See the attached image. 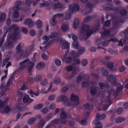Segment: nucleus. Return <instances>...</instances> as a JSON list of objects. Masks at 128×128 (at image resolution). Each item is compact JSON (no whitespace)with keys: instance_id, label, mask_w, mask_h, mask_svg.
Returning a JSON list of instances; mask_svg holds the SVG:
<instances>
[{"instance_id":"obj_10","label":"nucleus","mask_w":128,"mask_h":128,"mask_svg":"<svg viewBox=\"0 0 128 128\" xmlns=\"http://www.w3.org/2000/svg\"><path fill=\"white\" fill-rule=\"evenodd\" d=\"M54 8L56 9H61L62 10H64V9L65 8L60 3L58 2L57 3L55 4L54 5Z\"/></svg>"},{"instance_id":"obj_21","label":"nucleus","mask_w":128,"mask_h":128,"mask_svg":"<svg viewBox=\"0 0 128 128\" xmlns=\"http://www.w3.org/2000/svg\"><path fill=\"white\" fill-rule=\"evenodd\" d=\"M34 65V64L32 63L30 60L28 64L27 65V66H28L30 65L31 66L29 67L28 69V71L29 72H31L33 68V67Z\"/></svg>"},{"instance_id":"obj_57","label":"nucleus","mask_w":128,"mask_h":128,"mask_svg":"<svg viewBox=\"0 0 128 128\" xmlns=\"http://www.w3.org/2000/svg\"><path fill=\"white\" fill-rule=\"evenodd\" d=\"M104 106H103L102 107H101L102 108L101 109H98V110H106L107 109L109 106H107L106 105L104 104H103Z\"/></svg>"},{"instance_id":"obj_23","label":"nucleus","mask_w":128,"mask_h":128,"mask_svg":"<svg viewBox=\"0 0 128 128\" xmlns=\"http://www.w3.org/2000/svg\"><path fill=\"white\" fill-rule=\"evenodd\" d=\"M36 26L37 28L39 29L41 28L42 26V21L40 20H38L36 22Z\"/></svg>"},{"instance_id":"obj_11","label":"nucleus","mask_w":128,"mask_h":128,"mask_svg":"<svg viewBox=\"0 0 128 128\" xmlns=\"http://www.w3.org/2000/svg\"><path fill=\"white\" fill-rule=\"evenodd\" d=\"M107 65L109 68H111L110 70L112 72H116L118 70V69L116 68L112 69L113 66V63L112 62H108L107 63Z\"/></svg>"},{"instance_id":"obj_61","label":"nucleus","mask_w":128,"mask_h":128,"mask_svg":"<svg viewBox=\"0 0 128 128\" xmlns=\"http://www.w3.org/2000/svg\"><path fill=\"white\" fill-rule=\"evenodd\" d=\"M120 13L122 16H124L126 14L127 12L126 10L124 9L121 10Z\"/></svg>"},{"instance_id":"obj_14","label":"nucleus","mask_w":128,"mask_h":128,"mask_svg":"<svg viewBox=\"0 0 128 128\" xmlns=\"http://www.w3.org/2000/svg\"><path fill=\"white\" fill-rule=\"evenodd\" d=\"M93 122L94 124L96 126L94 128H102L103 125L101 122H96V121H94Z\"/></svg>"},{"instance_id":"obj_19","label":"nucleus","mask_w":128,"mask_h":128,"mask_svg":"<svg viewBox=\"0 0 128 128\" xmlns=\"http://www.w3.org/2000/svg\"><path fill=\"white\" fill-rule=\"evenodd\" d=\"M84 106L86 110H92L93 108L94 105L92 104L87 103L84 105Z\"/></svg>"},{"instance_id":"obj_42","label":"nucleus","mask_w":128,"mask_h":128,"mask_svg":"<svg viewBox=\"0 0 128 128\" xmlns=\"http://www.w3.org/2000/svg\"><path fill=\"white\" fill-rule=\"evenodd\" d=\"M6 15L4 14H2L0 16V21L3 22L6 19Z\"/></svg>"},{"instance_id":"obj_49","label":"nucleus","mask_w":128,"mask_h":128,"mask_svg":"<svg viewBox=\"0 0 128 128\" xmlns=\"http://www.w3.org/2000/svg\"><path fill=\"white\" fill-rule=\"evenodd\" d=\"M109 42V40H106L102 43V44L104 46H106L108 44Z\"/></svg>"},{"instance_id":"obj_33","label":"nucleus","mask_w":128,"mask_h":128,"mask_svg":"<svg viewBox=\"0 0 128 128\" xmlns=\"http://www.w3.org/2000/svg\"><path fill=\"white\" fill-rule=\"evenodd\" d=\"M72 14L70 13V12H66L65 16L64 18L66 20H70L71 17V14Z\"/></svg>"},{"instance_id":"obj_26","label":"nucleus","mask_w":128,"mask_h":128,"mask_svg":"<svg viewBox=\"0 0 128 128\" xmlns=\"http://www.w3.org/2000/svg\"><path fill=\"white\" fill-rule=\"evenodd\" d=\"M69 46V44L67 42L62 43L61 45V47L62 49L67 48Z\"/></svg>"},{"instance_id":"obj_18","label":"nucleus","mask_w":128,"mask_h":128,"mask_svg":"<svg viewBox=\"0 0 128 128\" xmlns=\"http://www.w3.org/2000/svg\"><path fill=\"white\" fill-rule=\"evenodd\" d=\"M8 100V98H6L5 100L4 98L3 100L0 99V107L1 108H3L4 106L5 103Z\"/></svg>"},{"instance_id":"obj_15","label":"nucleus","mask_w":128,"mask_h":128,"mask_svg":"<svg viewBox=\"0 0 128 128\" xmlns=\"http://www.w3.org/2000/svg\"><path fill=\"white\" fill-rule=\"evenodd\" d=\"M50 38H59L60 35L58 32H51L50 35Z\"/></svg>"},{"instance_id":"obj_27","label":"nucleus","mask_w":128,"mask_h":128,"mask_svg":"<svg viewBox=\"0 0 128 128\" xmlns=\"http://www.w3.org/2000/svg\"><path fill=\"white\" fill-rule=\"evenodd\" d=\"M36 120V119L35 118L32 117L30 118L28 121V124H34Z\"/></svg>"},{"instance_id":"obj_41","label":"nucleus","mask_w":128,"mask_h":128,"mask_svg":"<svg viewBox=\"0 0 128 128\" xmlns=\"http://www.w3.org/2000/svg\"><path fill=\"white\" fill-rule=\"evenodd\" d=\"M56 18L54 16L52 20L50 21V24L53 26H54L56 24Z\"/></svg>"},{"instance_id":"obj_7","label":"nucleus","mask_w":128,"mask_h":128,"mask_svg":"<svg viewBox=\"0 0 128 128\" xmlns=\"http://www.w3.org/2000/svg\"><path fill=\"white\" fill-rule=\"evenodd\" d=\"M106 117V115L104 114H102L101 115L99 113L97 114L96 115V120L94 121L99 122V120L104 119Z\"/></svg>"},{"instance_id":"obj_28","label":"nucleus","mask_w":128,"mask_h":128,"mask_svg":"<svg viewBox=\"0 0 128 128\" xmlns=\"http://www.w3.org/2000/svg\"><path fill=\"white\" fill-rule=\"evenodd\" d=\"M102 75L104 76H107L108 73L107 70L105 68H102Z\"/></svg>"},{"instance_id":"obj_38","label":"nucleus","mask_w":128,"mask_h":128,"mask_svg":"<svg viewBox=\"0 0 128 128\" xmlns=\"http://www.w3.org/2000/svg\"><path fill=\"white\" fill-rule=\"evenodd\" d=\"M45 123V122L42 119L41 120L39 124H38V126L39 128L42 127L44 125Z\"/></svg>"},{"instance_id":"obj_16","label":"nucleus","mask_w":128,"mask_h":128,"mask_svg":"<svg viewBox=\"0 0 128 128\" xmlns=\"http://www.w3.org/2000/svg\"><path fill=\"white\" fill-rule=\"evenodd\" d=\"M22 42H20L17 46L16 49V52L18 54H20L23 51V50L21 48Z\"/></svg>"},{"instance_id":"obj_43","label":"nucleus","mask_w":128,"mask_h":128,"mask_svg":"<svg viewBox=\"0 0 128 128\" xmlns=\"http://www.w3.org/2000/svg\"><path fill=\"white\" fill-rule=\"evenodd\" d=\"M14 77H13V76H12L8 79L6 84V86L8 87L9 86L10 84L13 80Z\"/></svg>"},{"instance_id":"obj_36","label":"nucleus","mask_w":128,"mask_h":128,"mask_svg":"<svg viewBox=\"0 0 128 128\" xmlns=\"http://www.w3.org/2000/svg\"><path fill=\"white\" fill-rule=\"evenodd\" d=\"M61 80L59 77H57L54 80L53 82L54 84H58L61 82Z\"/></svg>"},{"instance_id":"obj_46","label":"nucleus","mask_w":128,"mask_h":128,"mask_svg":"<svg viewBox=\"0 0 128 128\" xmlns=\"http://www.w3.org/2000/svg\"><path fill=\"white\" fill-rule=\"evenodd\" d=\"M32 0H26L25 1V4L26 6H30L32 4Z\"/></svg>"},{"instance_id":"obj_59","label":"nucleus","mask_w":128,"mask_h":128,"mask_svg":"<svg viewBox=\"0 0 128 128\" xmlns=\"http://www.w3.org/2000/svg\"><path fill=\"white\" fill-rule=\"evenodd\" d=\"M55 63L58 66H60L61 64V62L60 60L58 59L55 60Z\"/></svg>"},{"instance_id":"obj_3","label":"nucleus","mask_w":128,"mask_h":128,"mask_svg":"<svg viewBox=\"0 0 128 128\" xmlns=\"http://www.w3.org/2000/svg\"><path fill=\"white\" fill-rule=\"evenodd\" d=\"M69 12L70 14H73L74 12L77 11L79 10L78 5V4H74L72 6L71 4L68 5Z\"/></svg>"},{"instance_id":"obj_31","label":"nucleus","mask_w":128,"mask_h":128,"mask_svg":"<svg viewBox=\"0 0 128 128\" xmlns=\"http://www.w3.org/2000/svg\"><path fill=\"white\" fill-rule=\"evenodd\" d=\"M53 86V84L52 83H50V87L48 90V91L47 92H45L44 90H45V88H44L43 90H42L41 92L42 94H46V93L48 92L52 88Z\"/></svg>"},{"instance_id":"obj_44","label":"nucleus","mask_w":128,"mask_h":128,"mask_svg":"<svg viewBox=\"0 0 128 128\" xmlns=\"http://www.w3.org/2000/svg\"><path fill=\"white\" fill-rule=\"evenodd\" d=\"M88 63V61L86 59H83L82 61V66H86Z\"/></svg>"},{"instance_id":"obj_6","label":"nucleus","mask_w":128,"mask_h":128,"mask_svg":"<svg viewBox=\"0 0 128 128\" xmlns=\"http://www.w3.org/2000/svg\"><path fill=\"white\" fill-rule=\"evenodd\" d=\"M72 96L71 99V100L74 102V105H76L79 104V99L78 97L77 96H75V95L74 94H72Z\"/></svg>"},{"instance_id":"obj_30","label":"nucleus","mask_w":128,"mask_h":128,"mask_svg":"<svg viewBox=\"0 0 128 128\" xmlns=\"http://www.w3.org/2000/svg\"><path fill=\"white\" fill-rule=\"evenodd\" d=\"M43 104L41 103L35 106L34 107V108L35 110H39L41 108L43 107Z\"/></svg>"},{"instance_id":"obj_24","label":"nucleus","mask_w":128,"mask_h":128,"mask_svg":"<svg viewBox=\"0 0 128 128\" xmlns=\"http://www.w3.org/2000/svg\"><path fill=\"white\" fill-rule=\"evenodd\" d=\"M112 103V102L110 98L108 99V100H107L104 101L102 102V104H106V105L108 106H110Z\"/></svg>"},{"instance_id":"obj_13","label":"nucleus","mask_w":128,"mask_h":128,"mask_svg":"<svg viewBox=\"0 0 128 128\" xmlns=\"http://www.w3.org/2000/svg\"><path fill=\"white\" fill-rule=\"evenodd\" d=\"M45 66V64L44 63L40 62L38 64L36 67V68L39 70L43 69Z\"/></svg>"},{"instance_id":"obj_5","label":"nucleus","mask_w":128,"mask_h":128,"mask_svg":"<svg viewBox=\"0 0 128 128\" xmlns=\"http://www.w3.org/2000/svg\"><path fill=\"white\" fill-rule=\"evenodd\" d=\"M30 60L28 59H27L24 60L22 62H21L19 64V68L22 69L24 68L25 67L27 66Z\"/></svg>"},{"instance_id":"obj_1","label":"nucleus","mask_w":128,"mask_h":128,"mask_svg":"<svg viewBox=\"0 0 128 128\" xmlns=\"http://www.w3.org/2000/svg\"><path fill=\"white\" fill-rule=\"evenodd\" d=\"M90 29V26L86 24H83L80 28V36L84 38V40L87 39L92 33V31Z\"/></svg>"},{"instance_id":"obj_54","label":"nucleus","mask_w":128,"mask_h":128,"mask_svg":"<svg viewBox=\"0 0 128 128\" xmlns=\"http://www.w3.org/2000/svg\"><path fill=\"white\" fill-rule=\"evenodd\" d=\"M29 34L31 36H34L36 34V32L35 30L33 29L31 30Z\"/></svg>"},{"instance_id":"obj_34","label":"nucleus","mask_w":128,"mask_h":128,"mask_svg":"<svg viewBox=\"0 0 128 128\" xmlns=\"http://www.w3.org/2000/svg\"><path fill=\"white\" fill-rule=\"evenodd\" d=\"M49 110V108L48 106H46L42 110V112L44 114H46Z\"/></svg>"},{"instance_id":"obj_32","label":"nucleus","mask_w":128,"mask_h":128,"mask_svg":"<svg viewBox=\"0 0 128 128\" xmlns=\"http://www.w3.org/2000/svg\"><path fill=\"white\" fill-rule=\"evenodd\" d=\"M17 34H15L14 33H12L10 35L9 37L12 40H14L17 38Z\"/></svg>"},{"instance_id":"obj_25","label":"nucleus","mask_w":128,"mask_h":128,"mask_svg":"<svg viewBox=\"0 0 128 128\" xmlns=\"http://www.w3.org/2000/svg\"><path fill=\"white\" fill-rule=\"evenodd\" d=\"M68 30V26L66 24H63L61 27V30L63 32H67Z\"/></svg>"},{"instance_id":"obj_17","label":"nucleus","mask_w":128,"mask_h":128,"mask_svg":"<svg viewBox=\"0 0 128 128\" xmlns=\"http://www.w3.org/2000/svg\"><path fill=\"white\" fill-rule=\"evenodd\" d=\"M126 120V118L122 117H118L116 118L115 121L117 123H121L124 122Z\"/></svg>"},{"instance_id":"obj_4","label":"nucleus","mask_w":128,"mask_h":128,"mask_svg":"<svg viewBox=\"0 0 128 128\" xmlns=\"http://www.w3.org/2000/svg\"><path fill=\"white\" fill-rule=\"evenodd\" d=\"M71 36L74 41V42L72 44V45L74 48H77L78 47L79 44L77 40L78 38L73 33H71Z\"/></svg>"},{"instance_id":"obj_40","label":"nucleus","mask_w":128,"mask_h":128,"mask_svg":"<svg viewBox=\"0 0 128 128\" xmlns=\"http://www.w3.org/2000/svg\"><path fill=\"white\" fill-rule=\"evenodd\" d=\"M42 78V77L40 75H38L36 76L34 79L36 82H38L40 81Z\"/></svg>"},{"instance_id":"obj_35","label":"nucleus","mask_w":128,"mask_h":128,"mask_svg":"<svg viewBox=\"0 0 128 128\" xmlns=\"http://www.w3.org/2000/svg\"><path fill=\"white\" fill-rule=\"evenodd\" d=\"M90 92L92 95L94 96L97 93V90L95 88H92L90 89Z\"/></svg>"},{"instance_id":"obj_20","label":"nucleus","mask_w":128,"mask_h":128,"mask_svg":"<svg viewBox=\"0 0 128 128\" xmlns=\"http://www.w3.org/2000/svg\"><path fill=\"white\" fill-rule=\"evenodd\" d=\"M79 21L78 19L77 18H75L74 22V28H76L79 25Z\"/></svg>"},{"instance_id":"obj_47","label":"nucleus","mask_w":128,"mask_h":128,"mask_svg":"<svg viewBox=\"0 0 128 128\" xmlns=\"http://www.w3.org/2000/svg\"><path fill=\"white\" fill-rule=\"evenodd\" d=\"M0 93L1 94V96L0 97V99L3 100L4 99V100H5L6 98H5V94L4 92L2 91H1Z\"/></svg>"},{"instance_id":"obj_52","label":"nucleus","mask_w":128,"mask_h":128,"mask_svg":"<svg viewBox=\"0 0 128 128\" xmlns=\"http://www.w3.org/2000/svg\"><path fill=\"white\" fill-rule=\"evenodd\" d=\"M123 111V108L121 107H120L117 110V113L118 114H120L122 113V112Z\"/></svg>"},{"instance_id":"obj_12","label":"nucleus","mask_w":128,"mask_h":128,"mask_svg":"<svg viewBox=\"0 0 128 128\" xmlns=\"http://www.w3.org/2000/svg\"><path fill=\"white\" fill-rule=\"evenodd\" d=\"M98 85L100 86L101 89H104L105 87L107 88H110V85L108 84L107 82L105 84L104 82H100L99 84Z\"/></svg>"},{"instance_id":"obj_64","label":"nucleus","mask_w":128,"mask_h":128,"mask_svg":"<svg viewBox=\"0 0 128 128\" xmlns=\"http://www.w3.org/2000/svg\"><path fill=\"white\" fill-rule=\"evenodd\" d=\"M84 50V48L82 47L80 48V50L78 51V53L80 54H81L83 53Z\"/></svg>"},{"instance_id":"obj_58","label":"nucleus","mask_w":128,"mask_h":128,"mask_svg":"<svg viewBox=\"0 0 128 128\" xmlns=\"http://www.w3.org/2000/svg\"><path fill=\"white\" fill-rule=\"evenodd\" d=\"M55 98V95L54 94H52L48 97V99L49 100H53Z\"/></svg>"},{"instance_id":"obj_2","label":"nucleus","mask_w":128,"mask_h":128,"mask_svg":"<svg viewBox=\"0 0 128 128\" xmlns=\"http://www.w3.org/2000/svg\"><path fill=\"white\" fill-rule=\"evenodd\" d=\"M106 79L110 82V83L112 85H116L117 78L116 76H114L113 75L110 74L107 76Z\"/></svg>"},{"instance_id":"obj_45","label":"nucleus","mask_w":128,"mask_h":128,"mask_svg":"<svg viewBox=\"0 0 128 128\" xmlns=\"http://www.w3.org/2000/svg\"><path fill=\"white\" fill-rule=\"evenodd\" d=\"M48 83V81L46 79H44L41 81L40 82V84L43 86H44L46 84Z\"/></svg>"},{"instance_id":"obj_55","label":"nucleus","mask_w":128,"mask_h":128,"mask_svg":"<svg viewBox=\"0 0 128 128\" xmlns=\"http://www.w3.org/2000/svg\"><path fill=\"white\" fill-rule=\"evenodd\" d=\"M10 107L8 106H6L4 108V112L6 113H7L10 111Z\"/></svg>"},{"instance_id":"obj_62","label":"nucleus","mask_w":128,"mask_h":128,"mask_svg":"<svg viewBox=\"0 0 128 128\" xmlns=\"http://www.w3.org/2000/svg\"><path fill=\"white\" fill-rule=\"evenodd\" d=\"M126 69V67L124 66H121L119 68V71L120 72H122L125 71Z\"/></svg>"},{"instance_id":"obj_60","label":"nucleus","mask_w":128,"mask_h":128,"mask_svg":"<svg viewBox=\"0 0 128 128\" xmlns=\"http://www.w3.org/2000/svg\"><path fill=\"white\" fill-rule=\"evenodd\" d=\"M64 14L63 13H57L54 15V17H55L56 18L57 17H61L63 16Z\"/></svg>"},{"instance_id":"obj_37","label":"nucleus","mask_w":128,"mask_h":128,"mask_svg":"<svg viewBox=\"0 0 128 128\" xmlns=\"http://www.w3.org/2000/svg\"><path fill=\"white\" fill-rule=\"evenodd\" d=\"M32 21V20L30 18L26 19L24 22V24L25 25H28Z\"/></svg>"},{"instance_id":"obj_63","label":"nucleus","mask_w":128,"mask_h":128,"mask_svg":"<svg viewBox=\"0 0 128 128\" xmlns=\"http://www.w3.org/2000/svg\"><path fill=\"white\" fill-rule=\"evenodd\" d=\"M13 16L14 18H17L19 16L18 13L17 12H15L13 13Z\"/></svg>"},{"instance_id":"obj_51","label":"nucleus","mask_w":128,"mask_h":128,"mask_svg":"<svg viewBox=\"0 0 128 128\" xmlns=\"http://www.w3.org/2000/svg\"><path fill=\"white\" fill-rule=\"evenodd\" d=\"M66 60L65 62L67 63L70 62L72 61V58L69 56L66 57Z\"/></svg>"},{"instance_id":"obj_8","label":"nucleus","mask_w":128,"mask_h":128,"mask_svg":"<svg viewBox=\"0 0 128 128\" xmlns=\"http://www.w3.org/2000/svg\"><path fill=\"white\" fill-rule=\"evenodd\" d=\"M11 29H14V33L16 34H18L19 33L20 29L18 26L16 24L11 25L10 27Z\"/></svg>"},{"instance_id":"obj_53","label":"nucleus","mask_w":128,"mask_h":128,"mask_svg":"<svg viewBox=\"0 0 128 128\" xmlns=\"http://www.w3.org/2000/svg\"><path fill=\"white\" fill-rule=\"evenodd\" d=\"M42 58L46 60H47L48 58V56L46 54H43L42 55Z\"/></svg>"},{"instance_id":"obj_39","label":"nucleus","mask_w":128,"mask_h":128,"mask_svg":"<svg viewBox=\"0 0 128 128\" xmlns=\"http://www.w3.org/2000/svg\"><path fill=\"white\" fill-rule=\"evenodd\" d=\"M89 84V82L87 81L83 82L82 83V86L84 88H85L88 86Z\"/></svg>"},{"instance_id":"obj_29","label":"nucleus","mask_w":128,"mask_h":128,"mask_svg":"<svg viewBox=\"0 0 128 128\" xmlns=\"http://www.w3.org/2000/svg\"><path fill=\"white\" fill-rule=\"evenodd\" d=\"M67 116V114L66 112L63 111L61 112L60 114L61 118H65Z\"/></svg>"},{"instance_id":"obj_9","label":"nucleus","mask_w":128,"mask_h":128,"mask_svg":"<svg viewBox=\"0 0 128 128\" xmlns=\"http://www.w3.org/2000/svg\"><path fill=\"white\" fill-rule=\"evenodd\" d=\"M67 98L64 95L62 94L60 96L57 100V101L59 102L60 101L64 103H66L67 101Z\"/></svg>"},{"instance_id":"obj_56","label":"nucleus","mask_w":128,"mask_h":128,"mask_svg":"<svg viewBox=\"0 0 128 128\" xmlns=\"http://www.w3.org/2000/svg\"><path fill=\"white\" fill-rule=\"evenodd\" d=\"M91 17L90 16H88L86 17L84 20V21L86 22H88L91 20Z\"/></svg>"},{"instance_id":"obj_48","label":"nucleus","mask_w":128,"mask_h":128,"mask_svg":"<svg viewBox=\"0 0 128 128\" xmlns=\"http://www.w3.org/2000/svg\"><path fill=\"white\" fill-rule=\"evenodd\" d=\"M21 30L22 32L25 34H27L28 32V30L27 28L25 27H22Z\"/></svg>"},{"instance_id":"obj_50","label":"nucleus","mask_w":128,"mask_h":128,"mask_svg":"<svg viewBox=\"0 0 128 128\" xmlns=\"http://www.w3.org/2000/svg\"><path fill=\"white\" fill-rule=\"evenodd\" d=\"M110 33V30H107L104 31L103 33V35L105 36H109Z\"/></svg>"},{"instance_id":"obj_22","label":"nucleus","mask_w":128,"mask_h":128,"mask_svg":"<svg viewBox=\"0 0 128 128\" xmlns=\"http://www.w3.org/2000/svg\"><path fill=\"white\" fill-rule=\"evenodd\" d=\"M29 99L30 100V102H31L34 100L31 99L30 98L29 96L28 95H26L24 96L23 98V100L24 102L25 103H27L29 101Z\"/></svg>"}]
</instances>
